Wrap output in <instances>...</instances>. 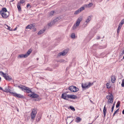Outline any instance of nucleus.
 Instances as JSON below:
<instances>
[{
  "mask_svg": "<svg viewBox=\"0 0 124 124\" xmlns=\"http://www.w3.org/2000/svg\"><path fill=\"white\" fill-rule=\"evenodd\" d=\"M10 88L11 87L10 86H8V87H6L5 88V90H3L2 91L7 93L9 92L13 96L16 97H17L18 98L22 99H24L25 98L24 96L20 94H17L15 92L14 93L11 92V90L10 89Z\"/></svg>",
  "mask_w": 124,
  "mask_h": 124,
  "instance_id": "1",
  "label": "nucleus"
},
{
  "mask_svg": "<svg viewBox=\"0 0 124 124\" xmlns=\"http://www.w3.org/2000/svg\"><path fill=\"white\" fill-rule=\"evenodd\" d=\"M31 94H29L28 95L30 96V97L35 98L33 100V101H39L41 99V98L39 97V95L35 93L34 92H30Z\"/></svg>",
  "mask_w": 124,
  "mask_h": 124,
  "instance_id": "2",
  "label": "nucleus"
},
{
  "mask_svg": "<svg viewBox=\"0 0 124 124\" xmlns=\"http://www.w3.org/2000/svg\"><path fill=\"white\" fill-rule=\"evenodd\" d=\"M93 84V83H91L90 82H89L87 84H85L84 85L82 84V87L83 88H88L92 85Z\"/></svg>",
  "mask_w": 124,
  "mask_h": 124,
  "instance_id": "3",
  "label": "nucleus"
},
{
  "mask_svg": "<svg viewBox=\"0 0 124 124\" xmlns=\"http://www.w3.org/2000/svg\"><path fill=\"white\" fill-rule=\"evenodd\" d=\"M3 18L4 19L7 18L9 16V12H7L2 13H0Z\"/></svg>",
  "mask_w": 124,
  "mask_h": 124,
  "instance_id": "4",
  "label": "nucleus"
},
{
  "mask_svg": "<svg viewBox=\"0 0 124 124\" xmlns=\"http://www.w3.org/2000/svg\"><path fill=\"white\" fill-rule=\"evenodd\" d=\"M37 113L36 109H33L31 113V119L33 120L34 119Z\"/></svg>",
  "mask_w": 124,
  "mask_h": 124,
  "instance_id": "5",
  "label": "nucleus"
},
{
  "mask_svg": "<svg viewBox=\"0 0 124 124\" xmlns=\"http://www.w3.org/2000/svg\"><path fill=\"white\" fill-rule=\"evenodd\" d=\"M85 9V8L84 7H81L80 8L78 9V10L76 11L74 13L75 15H77L79 13L81 12L83 10H84Z\"/></svg>",
  "mask_w": 124,
  "mask_h": 124,
  "instance_id": "6",
  "label": "nucleus"
},
{
  "mask_svg": "<svg viewBox=\"0 0 124 124\" xmlns=\"http://www.w3.org/2000/svg\"><path fill=\"white\" fill-rule=\"evenodd\" d=\"M68 51L67 50H64L62 52H60L58 54V56H60L61 55L64 56L65 55L68 53Z\"/></svg>",
  "mask_w": 124,
  "mask_h": 124,
  "instance_id": "7",
  "label": "nucleus"
},
{
  "mask_svg": "<svg viewBox=\"0 0 124 124\" xmlns=\"http://www.w3.org/2000/svg\"><path fill=\"white\" fill-rule=\"evenodd\" d=\"M68 98L72 99H75L77 98V96L74 95H68Z\"/></svg>",
  "mask_w": 124,
  "mask_h": 124,
  "instance_id": "8",
  "label": "nucleus"
},
{
  "mask_svg": "<svg viewBox=\"0 0 124 124\" xmlns=\"http://www.w3.org/2000/svg\"><path fill=\"white\" fill-rule=\"evenodd\" d=\"M17 87L19 89H21V90L23 91L24 92H25V90L26 87L24 85H18L17 86Z\"/></svg>",
  "mask_w": 124,
  "mask_h": 124,
  "instance_id": "9",
  "label": "nucleus"
},
{
  "mask_svg": "<svg viewBox=\"0 0 124 124\" xmlns=\"http://www.w3.org/2000/svg\"><path fill=\"white\" fill-rule=\"evenodd\" d=\"M68 95L66 93H63L61 97L62 98L67 100L69 101V100L67 98V97L68 98Z\"/></svg>",
  "mask_w": 124,
  "mask_h": 124,
  "instance_id": "10",
  "label": "nucleus"
},
{
  "mask_svg": "<svg viewBox=\"0 0 124 124\" xmlns=\"http://www.w3.org/2000/svg\"><path fill=\"white\" fill-rule=\"evenodd\" d=\"M7 75L4 76V78L6 80L8 81H10L12 80V78L11 77H10L8 76V74H7Z\"/></svg>",
  "mask_w": 124,
  "mask_h": 124,
  "instance_id": "11",
  "label": "nucleus"
},
{
  "mask_svg": "<svg viewBox=\"0 0 124 124\" xmlns=\"http://www.w3.org/2000/svg\"><path fill=\"white\" fill-rule=\"evenodd\" d=\"M105 106L106 105H105L104 107L103 110V112L104 114L103 117L104 119L105 118L106 115V114L107 112V109L106 108Z\"/></svg>",
  "mask_w": 124,
  "mask_h": 124,
  "instance_id": "12",
  "label": "nucleus"
},
{
  "mask_svg": "<svg viewBox=\"0 0 124 124\" xmlns=\"http://www.w3.org/2000/svg\"><path fill=\"white\" fill-rule=\"evenodd\" d=\"M74 87H75V86H71L68 88V89L71 92H74Z\"/></svg>",
  "mask_w": 124,
  "mask_h": 124,
  "instance_id": "13",
  "label": "nucleus"
},
{
  "mask_svg": "<svg viewBox=\"0 0 124 124\" xmlns=\"http://www.w3.org/2000/svg\"><path fill=\"white\" fill-rule=\"evenodd\" d=\"M27 57V56L25 54H22L19 55L17 57V58L19 59L20 58H26Z\"/></svg>",
  "mask_w": 124,
  "mask_h": 124,
  "instance_id": "14",
  "label": "nucleus"
},
{
  "mask_svg": "<svg viewBox=\"0 0 124 124\" xmlns=\"http://www.w3.org/2000/svg\"><path fill=\"white\" fill-rule=\"evenodd\" d=\"M26 88L25 89V92H24L28 93H29L30 92H32V91L31 90L30 88L28 87H26Z\"/></svg>",
  "mask_w": 124,
  "mask_h": 124,
  "instance_id": "15",
  "label": "nucleus"
},
{
  "mask_svg": "<svg viewBox=\"0 0 124 124\" xmlns=\"http://www.w3.org/2000/svg\"><path fill=\"white\" fill-rule=\"evenodd\" d=\"M7 12H9L8 11L6 8H3L1 9V10L0 11V13L2 12L5 13Z\"/></svg>",
  "mask_w": 124,
  "mask_h": 124,
  "instance_id": "16",
  "label": "nucleus"
},
{
  "mask_svg": "<svg viewBox=\"0 0 124 124\" xmlns=\"http://www.w3.org/2000/svg\"><path fill=\"white\" fill-rule=\"evenodd\" d=\"M114 98L113 96H112L111 98H109L108 101V102H109V103H112L113 101Z\"/></svg>",
  "mask_w": 124,
  "mask_h": 124,
  "instance_id": "17",
  "label": "nucleus"
},
{
  "mask_svg": "<svg viewBox=\"0 0 124 124\" xmlns=\"http://www.w3.org/2000/svg\"><path fill=\"white\" fill-rule=\"evenodd\" d=\"M80 23L79 22H76V24H75L73 25L72 27V28L73 30H74L79 25Z\"/></svg>",
  "mask_w": 124,
  "mask_h": 124,
  "instance_id": "18",
  "label": "nucleus"
},
{
  "mask_svg": "<svg viewBox=\"0 0 124 124\" xmlns=\"http://www.w3.org/2000/svg\"><path fill=\"white\" fill-rule=\"evenodd\" d=\"M122 26V25L120 24H119L117 31V33L118 34L119 31L120 30Z\"/></svg>",
  "mask_w": 124,
  "mask_h": 124,
  "instance_id": "19",
  "label": "nucleus"
},
{
  "mask_svg": "<svg viewBox=\"0 0 124 124\" xmlns=\"http://www.w3.org/2000/svg\"><path fill=\"white\" fill-rule=\"evenodd\" d=\"M35 26L32 24L29 25L26 27V29H30L32 28L33 27H34Z\"/></svg>",
  "mask_w": 124,
  "mask_h": 124,
  "instance_id": "20",
  "label": "nucleus"
},
{
  "mask_svg": "<svg viewBox=\"0 0 124 124\" xmlns=\"http://www.w3.org/2000/svg\"><path fill=\"white\" fill-rule=\"evenodd\" d=\"M116 79V77L115 75L112 76L111 78V80L112 83H114L115 82Z\"/></svg>",
  "mask_w": 124,
  "mask_h": 124,
  "instance_id": "21",
  "label": "nucleus"
},
{
  "mask_svg": "<svg viewBox=\"0 0 124 124\" xmlns=\"http://www.w3.org/2000/svg\"><path fill=\"white\" fill-rule=\"evenodd\" d=\"M21 4L19 3H18L17 4V8L18 10L19 11H21Z\"/></svg>",
  "mask_w": 124,
  "mask_h": 124,
  "instance_id": "22",
  "label": "nucleus"
},
{
  "mask_svg": "<svg viewBox=\"0 0 124 124\" xmlns=\"http://www.w3.org/2000/svg\"><path fill=\"white\" fill-rule=\"evenodd\" d=\"M61 18L60 17H56V18L53 21L54 24V23L56 22H57L59 21V20H60Z\"/></svg>",
  "mask_w": 124,
  "mask_h": 124,
  "instance_id": "23",
  "label": "nucleus"
},
{
  "mask_svg": "<svg viewBox=\"0 0 124 124\" xmlns=\"http://www.w3.org/2000/svg\"><path fill=\"white\" fill-rule=\"evenodd\" d=\"M41 116L40 114L38 115L37 116V117L36 118V121L38 122L40 120V119L41 118Z\"/></svg>",
  "mask_w": 124,
  "mask_h": 124,
  "instance_id": "24",
  "label": "nucleus"
},
{
  "mask_svg": "<svg viewBox=\"0 0 124 124\" xmlns=\"http://www.w3.org/2000/svg\"><path fill=\"white\" fill-rule=\"evenodd\" d=\"M32 51V50L31 49H30L27 52V53L25 54H26L27 56V57L31 53Z\"/></svg>",
  "mask_w": 124,
  "mask_h": 124,
  "instance_id": "25",
  "label": "nucleus"
},
{
  "mask_svg": "<svg viewBox=\"0 0 124 124\" xmlns=\"http://www.w3.org/2000/svg\"><path fill=\"white\" fill-rule=\"evenodd\" d=\"M45 31V29H42L41 30H40L38 32V35H40L42 34L44 32V31Z\"/></svg>",
  "mask_w": 124,
  "mask_h": 124,
  "instance_id": "26",
  "label": "nucleus"
},
{
  "mask_svg": "<svg viewBox=\"0 0 124 124\" xmlns=\"http://www.w3.org/2000/svg\"><path fill=\"white\" fill-rule=\"evenodd\" d=\"M92 15H90L88 17L87 19L86 20V22L88 23L89 22L91 19V17H92Z\"/></svg>",
  "mask_w": 124,
  "mask_h": 124,
  "instance_id": "27",
  "label": "nucleus"
},
{
  "mask_svg": "<svg viewBox=\"0 0 124 124\" xmlns=\"http://www.w3.org/2000/svg\"><path fill=\"white\" fill-rule=\"evenodd\" d=\"M76 122L77 123H78L80 122L82 120V119L79 117H78L76 118Z\"/></svg>",
  "mask_w": 124,
  "mask_h": 124,
  "instance_id": "28",
  "label": "nucleus"
},
{
  "mask_svg": "<svg viewBox=\"0 0 124 124\" xmlns=\"http://www.w3.org/2000/svg\"><path fill=\"white\" fill-rule=\"evenodd\" d=\"M115 103H116V102L115 101H114V102L113 103V105L112 107V108H111V113H112L113 112V110H114V107H115Z\"/></svg>",
  "mask_w": 124,
  "mask_h": 124,
  "instance_id": "29",
  "label": "nucleus"
},
{
  "mask_svg": "<svg viewBox=\"0 0 124 124\" xmlns=\"http://www.w3.org/2000/svg\"><path fill=\"white\" fill-rule=\"evenodd\" d=\"M68 108L70 109L71 110H72L73 111H75V110L74 107H73L72 106H70V107H69Z\"/></svg>",
  "mask_w": 124,
  "mask_h": 124,
  "instance_id": "30",
  "label": "nucleus"
},
{
  "mask_svg": "<svg viewBox=\"0 0 124 124\" xmlns=\"http://www.w3.org/2000/svg\"><path fill=\"white\" fill-rule=\"evenodd\" d=\"M82 18L81 17H80L78 18V19L77 20V22H79V23H80L81 21L82 20Z\"/></svg>",
  "mask_w": 124,
  "mask_h": 124,
  "instance_id": "31",
  "label": "nucleus"
},
{
  "mask_svg": "<svg viewBox=\"0 0 124 124\" xmlns=\"http://www.w3.org/2000/svg\"><path fill=\"white\" fill-rule=\"evenodd\" d=\"M93 5V4L91 3H89L88 4L86 5V6L88 7H92Z\"/></svg>",
  "mask_w": 124,
  "mask_h": 124,
  "instance_id": "32",
  "label": "nucleus"
},
{
  "mask_svg": "<svg viewBox=\"0 0 124 124\" xmlns=\"http://www.w3.org/2000/svg\"><path fill=\"white\" fill-rule=\"evenodd\" d=\"M120 101H118L116 104V108H118L120 106Z\"/></svg>",
  "mask_w": 124,
  "mask_h": 124,
  "instance_id": "33",
  "label": "nucleus"
},
{
  "mask_svg": "<svg viewBox=\"0 0 124 124\" xmlns=\"http://www.w3.org/2000/svg\"><path fill=\"white\" fill-rule=\"evenodd\" d=\"M113 96V95L112 94H110V95H107L106 97V98L107 99H108L109 98H111L112 96Z\"/></svg>",
  "mask_w": 124,
  "mask_h": 124,
  "instance_id": "34",
  "label": "nucleus"
},
{
  "mask_svg": "<svg viewBox=\"0 0 124 124\" xmlns=\"http://www.w3.org/2000/svg\"><path fill=\"white\" fill-rule=\"evenodd\" d=\"M74 92H76L78 91L79 90V89L78 88L76 87V86H75Z\"/></svg>",
  "mask_w": 124,
  "mask_h": 124,
  "instance_id": "35",
  "label": "nucleus"
},
{
  "mask_svg": "<svg viewBox=\"0 0 124 124\" xmlns=\"http://www.w3.org/2000/svg\"><path fill=\"white\" fill-rule=\"evenodd\" d=\"M119 108L117 109V110H116L113 113V117L116 114L117 112H119Z\"/></svg>",
  "mask_w": 124,
  "mask_h": 124,
  "instance_id": "36",
  "label": "nucleus"
},
{
  "mask_svg": "<svg viewBox=\"0 0 124 124\" xmlns=\"http://www.w3.org/2000/svg\"><path fill=\"white\" fill-rule=\"evenodd\" d=\"M26 0H20V3L23 4L24 3Z\"/></svg>",
  "mask_w": 124,
  "mask_h": 124,
  "instance_id": "37",
  "label": "nucleus"
},
{
  "mask_svg": "<svg viewBox=\"0 0 124 124\" xmlns=\"http://www.w3.org/2000/svg\"><path fill=\"white\" fill-rule=\"evenodd\" d=\"M58 62H66V61H65L64 59H60L59 60Z\"/></svg>",
  "mask_w": 124,
  "mask_h": 124,
  "instance_id": "38",
  "label": "nucleus"
},
{
  "mask_svg": "<svg viewBox=\"0 0 124 124\" xmlns=\"http://www.w3.org/2000/svg\"><path fill=\"white\" fill-rule=\"evenodd\" d=\"M71 38L72 39L75 38V33H72L71 35Z\"/></svg>",
  "mask_w": 124,
  "mask_h": 124,
  "instance_id": "39",
  "label": "nucleus"
},
{
  "mask_svg": "<svg viewBox=\"0 0 124 124\" xmlns=\"http://www.w3.org/2000/svg\"><path fill=\"white\" fill-rule=\"evenodd\" d=\"M119 24H120L122 25L124 24V18L121 20V22Z\"/></svg>",
  "mask_w": 124,
  "mask_h": 124,
  "instance_id": "40",
  "label": "nucleus"
},
{
  "mask_svg": "<svg viewBox=\"0 0 124 124\" xmlns=\"http://www.w3.org/2000/svg\"><path fill=\"white\" fill-rule=\"evenodd\" d=\"M26 8H31V6L30 5L29 3H28L27 4Z\"/></svg>",
  "mask_w": 124,
  "mask_h": 124,
  "instance_id": "41",
  "label": "nucleus"
},
{
  "mask_svg": "<svg viewBox=\"0 0 124 124\" xmlns=\"http://www.w3.org/2000/svg\"><path fill=\"white\" fill-rule=\"evenodd\" d=\"M53 23H54L53 22H50L48 24V26L49 27H51L52 25L53 24Z\"/></svg>",
  "mask_w": 124,
  "mask_h": 124,
  "instance_id": "42",
  "label": "nucleus"
},
{
  "mask_svg": "<svg viewBox=\"0 0 124 124\" xmlns=\"http://www.w3.org/2000/svg\"><path fill=\"white\" fill-rule=\"evenodd\" d=\"M121 86L122 87H124V79H123L121 84Z\"/></svg>",
  "mask_w": 124,
  "mask_h": 124,
  "instance_id": "43",
  "label": "nucleus"
},
{
  "mask_svg": "<svg viewBox=\"0 0 124 124\" xmlns=\"http://www.w3.org/2000/svg\"><path fill=\"white\" fill-rule=\"evenodd\" d=\"M54 11H51L50 13V16H52L53 15V14L54 13Z\"/></svg>",
  "mask_w": 124,
  "mask_h": 124,
  "instance_id": "44",
  "label": "nucleus"
},
{
  "mask_svg": "<svg viewBox=\"0 0 124 124\" xmlns=\"http://www.w3.org/2000/svg\"><path fill=\"white\" fill-rule=\"evenodd\" d=\"M109 84H108V83H107V84L106 86H107V88L109 89L111 87V86H109Z\"/></svg>",
  "mask_w": 124,
  "mask_h": 124,
  "instance_id": "45",
  "label": "nucleus"
},
{
  "mask_svg": "<svg viewBox=\"0 0 124 124\" xmlns=\"http://www.w3.org/2000/svg\"><path fill=\"white\" fill-rule=\"evenodd\" d=\"M7 26L8 27V29L9 30H10V31H12V30L11 29V28L10 27L8 26V25H7Z\"/></svg>",
  "mask_w": 124,
  "mask_h": 124,
  "instance_id": "46",
  "label": "nucleus"
},
{
  "mask_svg": "<svg viewBox=\"0 0 124 124\" xmlns=\"http://www.w3.org/2000/svg\"><path fill=\"white\" fill-rule=\"evenodd\" d=\"M0 72L2 73V74L3 75V77L4 76H6V74L5 73H4V72L2 71H0Z\"/></svg>",
  "mask_w": 124,
  "mask_h": 124,
  "instance_id": "47",
  "label": "nucleus"
},
{
  "mask_svg": "<svg viewBox=\"0 0 124 124\" xmlns=\"http://www.w3.org/2000/svg\"><path fill=\"white\" fill-rule=\"evenodd\" d=\"M32 28H33V30H32L33 31H36V28H34V27H33Z\"/></svg>",
  "mask_w": 124,
  "mask_h": 124,
  "instance_id": "48",
  "label": "nucleus"
},
{
  "mask_svg": "<svg viewBox=\"0 0 124 124\" xmlns=\"http://www.w3.org/2000/svg\"><path fill=\"white\" fill-rule=\"evenodd\" d=\"M98 45V44H94L93 45V46H97Z\"/></svg>",
  "mask_w": 124,
  "mask_h": 124,
  "instance_id": "49",
  "label": "nucleus"
},
{
  "mask_svg": "<svg viewBox=\"0 0 124 124\" xmlns=\"http://www.w3.org/2000/svg\"><path fill=\"white\" fill-rule=\"evenodd\" d=\"M100 39V37L99 36H97L96 38V39Z\"/></svg>",
  "mask_w": 124,
  "mask_h": 124,
  "instance_id": "50",
  "label": "nucleus"
},
{
  "mask_svg": "<svg viewBox=\"0 0 124 124\" xmlns=\"http://www.w3.org/2000/svg\"><path fill=\"white\" fill-rule=\"evenodd\" d=\"M124 54V49L123 50L122 53H121V55H123Z\"/></svg>",
  "mask_w": 124,
  "mask_h": 124,
  "instance_id": "51",
  "label": "nucleus"
},
{
  "mask_svg": "<svg viewBox=\"0 0 124 124\" xmlns=\"http://www.w3.org/2000/svg\"><path fill=\"white\" fill-rule=\"evenodd\" d=\"M0 90L2 91L3 90V88L1 87L0 86Z\"/></svg>",
  "mask_w": 124,
  "mask_h": 124,
  "instance_id": "52",
  "label": "nucleus"
},
{
  "mask_svg": "<svg viewBox=\"0 0 124 124\" xmlns=\"http://www.w3.org/2000/svg\"><path fill=\"white\" fill-rule=\"evenodd\" d=\"M17 29V27H16V28H15L14 29V31H16V29Z\"/></svg>",
  "mask_w": 124,
  "mask_h": 124,
  "instance_id": "53",
  "label": "nucleus"
},
{
  "mask_svg": "<svg viewBox=\"0 0 124 124\" xmlns=\"http://www.w3.org/2000/svg\"><path fill=\"white\" fill-rule=\"evenodd\" d=\"M122 113L124 115V109L122 111Z\"/></svg>",
  "mask_w": 124,
  "mask_h": 124,
  "instance_id": "54",
  "label": "nucleus"
},
{
  "mask_svg": "<svg viewBox=\"0 0 124 124\" xmlns=\"http://www.w3.org/2000/svg\"><path fill=\"white\" fill-rule=\"evenodd\" d=\"M69 92L66 91V92L65 93H66V94H67V93H68Z\"/></svg>",
  "mask_w": 124,
  "mask_h": 124,
  "instance_id": "55",
  "label": "nucleus"
},
{
  "mask_svg": "<svg viewBox=\"0 0 124 124\" xmlns=\"http://www.w3.org/2000/svg\"><path fill=\"white\" fill-rule=\"evenodd\" d=\"M71 117V116H68L67 117V119H68V118H70Z\"/></svg>",
  "mask_w": 124,
  "mask_h": 124,
  "instance_id": "56",
  "label": "nucleus"
},
{
  "mask_svg": "<svg viewBox=\"0 0 124 124\" xmlns=\"http://www.w3.org/2000/svg\"><path fill=\"white\" fill-rule=\"evenodd\" d=\"M73 120H74V119H73L72 120V121L70 123H71L73 121Z\"/></svg>",
  "mask_w": 124,
  "mask_h": 124,
  "instance_id": "57",
  "label": "nucleus"
},
{
  "mask_svg": "<svg viewBox=\"0 0 124 124\" xmlns=\"http://www.w3.org/2000/svg\"><path fill=\"white\" fill-rule=\"evenodd\" d=\"M109 94H112V93H111L110 92H109Z\"/></svg>",
  "mask_w": 124,
  "mask_h": 124,
  "instance_id": "58",
  "label": "nucleus"
},
{
  "mask_svg": "<svg viewBox=\"0 0 124 124\" xmlns=\"http://www.w3.org/2000/svg\"><path fill=\"white\" fill-rule=\"evenodd\" d=\"M123 59H124V56H123Z\"/></svg>",
  "mask_w": 124,
  "mask_h": 124,
  "instance_id": "59",
  "label": "nucleus"
},
{
  "mask_svg": "<svg viewBox=\"0 0 124 124\" xmlns=\"http://www.w3.org/2000/svg\"><path fill=\"white\" fill-rule=\"evenodd\" d=\"M37 60H38L39 59V58H37Z\"/></svg>",
  "mask_w": 124,
  "mask_h": 124,
  "instance_id": "60",
  "label": "nucleus"
},
{
  "mask_svg": "<svg viewBox=\"0 0 124 124\" xmlns=\"http://www.w3.org/2000/svg\"><path fill=\"white\" fill-rule=\"evenodd\" d=\"M69 101H71V100H69Z\"/></svg>",
  "mask_w": 124,
  "mask_h": 124,
  "instance_id": "61",
  "label": "nucleus"
},
{
  "mask_svg": "<svg viewBox=\"0 0 124 124\" xmlns=\"http://www.w3.org/2000/svg\"><path fill=\"white\" fill-rule=\"evenodd\" d=\"M17 111H18L19 112V110H18V109L17 110Z\"/></svg>",
  "mask_w": 124,
  "mask_h": 124,
  "instance_id": "62",
  "label": "nucleus"
},
{
  "mask_svg": "<svg viewBox=\"0 0 124 124\" xmlns=\"http://www.w3.org/2000/svg\"><path fill=\"white\" fill-rule=\"evenodd\" d=\"M14 0H12L11 1H12V2H13V1H14Z\"/></svg>",
  "mask_w": 124,
  "mask_h": 124,
  "instance_id": "63",
  "label": "nucleus"
},
{
  "mask_svg": "<svg viewBox=\"0 0 124 124\" xmlns=\"http://www.w3.org/2000/svg\"><path fill=\"white\" fill-rule=\"evenodd\" d=\"M104 36L103 37V38H104Z\"/></svg>",
  "mask_w": 124,
  "mask_h": 124,
  "instance_id": "64",
  "label": "nucleus"
}]
</instances>
